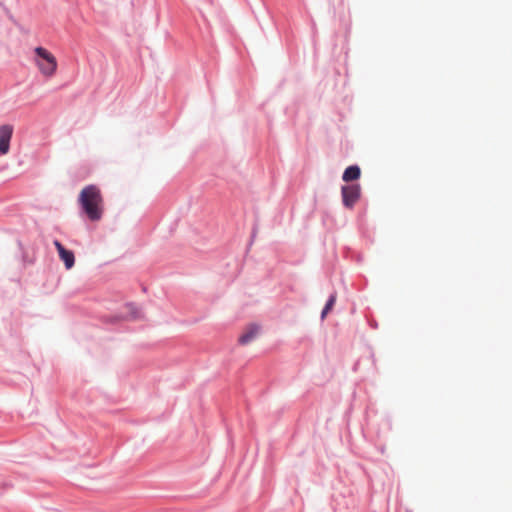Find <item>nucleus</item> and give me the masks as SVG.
<instances>
[{
	"label": "nucleus",
	"instance_id": "6",
	"mask_svg": "<svg viewBox=\"0 0 512 512\" xmlns=\"http://www.w3.org/2000/svg\"><path fill=\"white\" fill-rule=\"evenodd\" d=\"M259 326L251 324L246 331L239 337V343L242 345L250 343L259 333Z\"/></svg>",
	"mask_w": 512,
	"mask_h": 512
},
{
	"label": "nucleus",
	"instance_id": "3",
	"mask_svg": "<svg viewBox=\"0 0 512 512\" xmlns=\"http://www.w3.org/2000/svg\"><path fill=\"white\" fill-rule=\"evenodd\" d=\"M341 194L343 205L350 209L360 198V186L357 184L343 186Z\"/></svg>",
	"mask_w": 512,
	"mask_h": 512
},
{
	"label": "nucleus",
	"instance_id": "2",
	"mask_svg": "<svg viewBox=\"0 0 512 512\" xmlns=\"http://www.w3.org/2000/svg\"><path fill=\"white\" fill-rule=\"evenodd\" d=\"M34 64L39 72L46 78H51L56 74L58 63L56 57L44 47L34 49Z\"/></svg>",
	"mask_w": 512,
	"mask_h": 512
},
{
	"label": "nucleus",
	"instance_id": "5",
	"mask_svg": "<svg viewBox=\"0 0 512 512\" xmlns=\"http://www.w3.org/2000/svg\"><path fill=\"white\" fill-rule=\"evenodd\" d=\"M54 245L59 253L60 259L64 262L66 269H71L75 263L74 253L65 247L58 241H54Z\"/></svg>",
	"mask_w": 512,
	"mask_h": 512
},
{
	"label": "nucleus",
	"instance_id": "8",
	"mask_svg": "<svg viewBox=\"0 0 512 512\" xmlns=\"http://www.w3.org/2000/svg\"><path fill=\"white\" fill-rule=\"evenodd\" d=\"M335 301H336V295H331L330 298L328 299L323 311H322V314H321V317L322 318H325L327 313L332 309V307L334 306L335 304Z\"/></svg>",
	"mask_w": 512,
	"mask_h": 512
},
{
	"label": "nucleus",
	"instance_id": "1",
	"mask_svg": "<svg viewBox=\"0 0 512 512\" xmlns=\"http://www.w3.org/2000/svg\"><path fill=\"white\" fill-rule=\"evenodd\" d=\"M78 203L82 212L92 222H98L104 214V198L96 185L85 186L79 193Z\"/></svg>",
	"mask_w": 512,
	"mask_h": 512
},
{
	"label": "nucleus",
	"instance_id": "7",
	"mask_svg": "<svg viewBox=\"0 0 512 512\" xmlns=\"http://www.w3.org/2000/svg\"><path fill=\"white\" fill-rule=\"evenodd\" d=\"M361 170L357 165L349 166L345 169L342 179L345 182H350L359 179Z\"/></svg>",
	"mask_w": 512,
	"mask_h": 512
},
{
	"label": "nucleus",
	"instance_id": "4",
	"mask_svg": "<svg viewBox=\"0 0 512 512\" xmlns=\"http://www.w3.org/2000/svg\"><path fill=\"white\" fill-rule=\"evenodd\" d=\"M13 134V126L4 124L0 126V154L5 155L9 152L10 140Z\"/></svg>",
	"mask_w": 512,
	"mask_h": 512
}]
</instances>
